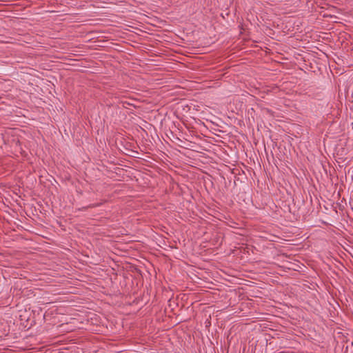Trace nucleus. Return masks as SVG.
<instances>
[{
  "label": "nucleus",
  "mask_w": 353,
  "mask_h": 353,
  "mask_svg": "<svg viewBox=\"0 0 353 353\" xmlns=\"http://www.w3.org/2000/svg\"><path fill=\"white\" fill-rule=\"evenodd\" d=\"M98 205H99L98 204H96V205H95V204L90 205L87 206V207H84V208H83V209H87V208H94V207H95V206H98Z\"/></svg>",
  "instance_id": "nucleus-1"
},
{
  "label": "nucleus",
  "mask_w": 353,
  "mask_h": 353,
  "mask_svg": "<svg viewBox=\"0 0 353 353\" xmlns=\"http://www.w3.org/2000/svg\"><path fill=\"white\" fill-rule=\"evenodd\" d=\"M290 264L291 265V264H292V263L288 261V265H290ZM288 270H290V269L295 270V268H294L291 267V266H290V265H288Z\"/></svg>",
  "instance_id": "nucleus-2"
}]
</instances>
